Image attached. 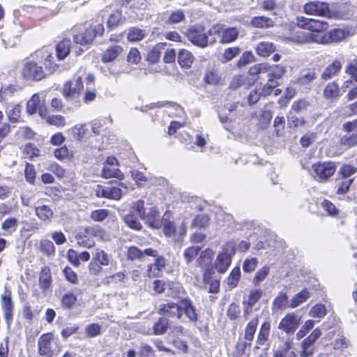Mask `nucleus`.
<instances>
[{
	"label": "nucleus",
	"mask_w": 357,
	"mask_h": 357,
	"mask_svg": "<svg viewBox=\"0 0 357 357\" xmlns=\"http://www.w3.org/2000/svg\"><path fill=\"white\" fill-rule=\"evenodd\" d=\"M161 314L167 315L170 317H176L181 319L184 314L185 317L191 321H197V314L192 302L188 299H183L178 303H167L160 305L158 308Z\"/></svg>",
	"instance_id": "f257e3e1"
},
{
	"label": "nucleus",
	"mask_w": 357,
	"mask_h": 357,
	"mask_svg": "<svg viewBox=\"0 0 357 357\" xmlns=\"http://www.w3.org/2000/svg\"><path fill=\"white\" fill-rule=\"evenodd\" d=\"M236 253V243L233 241L226 243L222 250L218 254L214 262V267L220 273H225L229 267L231 259Z\"/></svg>",
	"instance_id": "f03ea898"
},
{
	"label": "nucleus",
	"mask_w": 357,
	"mask_h": 357,
	"mask_svg": "<svg viewBox=\"0 0 357 357\" xmlns=\"http://www.w3.org/2000/svg\"><path fill=\"white\" fill-rule=\"evenodd\" d=\"M127 186L123 183H116L114 185L103 186L97 185L93 192L97 197L119 200L127 192Z\"/></svg>",
	"instance_id": "7ed1b4c3"
},
{
	"label": "nucleus",
	"mask_w": 357,
	"mask_h": 357,
	"mask_svg": "<svg viewBox=\"0 0 357 357\" xmlns=\"http://www.w3.org/2000/svg\"><path fill=\"white\" fill-rule=\"evenodd\" d=\"M112 261V257L103 250L96 248L92 251V259L89 264V271L92 275H98L103 266H109Z\"/></svg>",
	"instance_id": "20e7f679"
},
{
	"label": "nucleus",
	"mask_w": 357,
	"mask_h": 357,
	"mask_svg": "<svg viewBox=\"0 0 357 357\" xmlns=\"http://www.w3.org/2000/svg\"><path fill=\"white\" fill-rule=\"evenodd\" d=\"M104 26L102 24H92L86 28L84 31H79L73 36L74 41L82 46H87L91 44L97 36L102 35Z\"/></svg>",
	"instance_id": "39448f33"
},
{
	"label": "nucleus",
	"mask_w": 357,
	"mask_h": 357,
	"mask_svg": "<svg viewBox=\"0 0 357 357\" xmlns=\"http://www.w3.org/2000/svg\"><path fill=\"white\" fill-rule=\"evenodd\" d=\"M337 167L333 162H317L312 166L311 174L319 182H326L335 172Z\"/></svg>",
	"instance_id": "423d86ee"
},
{
	"label": "nucleus",
	"mask_w": 357,
	"mask_h": 357,
	"mask_svg": "<svg viewBox=\"0 0 357 357\" xmlns=\"http://www.w3.org/2000/svg\"><path fill=\"white\" fill-rule=\"evenodd\" d=\"M185 34L188 39L195 45L199 47H206L208 46V35L210 33L206 31L204 27L202 25L197 24L190 27Z\"/></svg>",
	"instance_id": "0eeeda50"
},
{
	"label": "nucleus",
	"mask_w": 357,
	"mask_h": 357,
	"mask_svg": "<svg viewBox=\"0 0 357 357\" xmlns=\"http://www.w3.org/2000/svg\"><path fill=\"white\" fill-rule=\"evenodd\" d=\"M296 21V24L299 28L310 31L311 32L316 33L315 34L318 35H320V33L326 31L329 27V25L326 22L306 18L304 17H297Z\"/></svg>",
	"instance_id": "6e6552de"
},
{
	"label": "nucleus",
	"mask_w": 357,
	"mask_h": 357,
	"mask_svg": "<svg viewBox=\"0 0 357 357\" xmlns=\"http://www.w3.org/2000/svg\"><path fill=\"white\" fill-rule=\"evenodd\" d=\"M210 35H218L221 43L234 41L238 35V30L234 27H225L224 25L216 24L208 30Z\"/></svg>",
	"instance_id": "1a4fd4ad"
},
{
	"label": "nucleus",
	"mask_w": 357,
	"mask_h": 357,
	"mask_svg": "<svg viewBox=\"0 0 357 357\" xmlns=\"http://www.w3.org/2000/svg\"><path fill=\"white\" fill-rule=\"evenodd\" d=\"M22 75L27 81H39L45 77L41 66L33 61H26L22 69Z\"/></svg>",
	"instance_id": "9d476101"
},
{
	"label": "nucleus",
	"mask_w": 357,
	"mask_h": 357,
	"mask_svg": "<svg viewBox=\"0 0 357 357\" xmlns=\"http://www.w3.org/2000/svg\"><path fill=\"white\" fill-rule=\"evenodd\" d=\"M91 89L95 87V77L93 75L89 74L84 81L79 77H75L66 81L63 85V89Z\"/></svg>",
	"instance_id": "9b49d317"
},
{
	"label": "nucleus",
	"mask_w": 357,
	"mask_h": 357,
	"mask_svg": "<svg viewBox=\"0 0 357 357\" xmlns=\"http://www.w3.org/2000/svg\"><path fill=\"white\" fill-rule=\"evenodd\" d=\"M347 31L344 29L335 28L322 35H318L315 40L317 43L327 45L333 43H338L345 38Z\"/></svg>",
	"instance_id": "f8f14e48"
},
{
	"label": "nucleus",
	"mask_w": 357,
	"mask_h": 357,
	"mask_svg": "<svg viewBox=\"0 0 357 357\" xmlns=\"http://www.w3.org/2000/svg\"><path fill=\"white\" fill-rule=\"evenodd\" d=\"M301 321V317L294 312L288 313L280 321L278 328L286 333H294Z\"/></svg>",
	"instance_id": "ddd939ff"
},
{
	"label": "nucleus",
	"mask_w": 357,
	"mask_h": 357,
	"mask_svg": "<svg viewBox=\"0 0 357 357\" xmlns=\"http://www.w3.org/2000/svg\"><path fill=\"white\" fill-rule=\"evenodd\" d=\"M303 10L308 15L325 16L329 13L328 3L321 1H312L303 6Z\"/></svg>",
	"instance_id": "4468645a"
},
{
	"label": "nucleus",
	"mask_w": 357,
	"mask_h": 357,
	"mask_svg": "<svg viewBox=\"0 0 357 357\" xmlns=\"http://www.w3.org/2000/svg\"><path fill=\"white\" fill-rule=\"evenodd\" d=\"M53 335L52 333L43 334L38 340V351L42 356H50L52 354V341Z\"/></svg>",
	"instance_id": "2eb2a0df"
},
{
	"label": "nucleus",
	"mask_w": 357,
	"mask_h": 357,
	"mask_svg": "<svg viewBox=\"0 0 357 357\" xmlns=\"http://www.w3.org/2000/svg\"><path fill=\"white\" fill-rule=\"evenodd\" d=\"M318 34L305 33L303 31H296L287 39L296 44H303L305 43H316Z\"/></svg>",
	"instance_id": "dca6fc26"
},
{
	"label": "nucleus",
	"mask_w": 357,
	"mask_h": 357,
	"mask_svg": "<svg viewBox=\"0 0 357 357\" xmlns=\"http://www.w3.org/2000/svg\"><path fill=\"white\" fill-rule=\"evenodd\" d=\"M123 49L121 45L109 47L102 54L101 60L103 63L114 61L123 53Z\"/></svg>",
	"instance_id": "f3484780"
},
{
	"label": "nucleus",
	"mask_w": 357,
	"mask_h": 357,
	"mask_svg": "<svg viewBox=\"0 0 357 357\" xmlns=\"http://www.w3.org/2000/svg\"><path fill=\"white\" fill-rule=\"evenodd\" d=\"M1 45L5 47H13L18 41V35L11 29H6L1 33L0 35Z\"/></svg>",
	"instance_id": "a211bd4d"
},
{
	"label": "nucleus",
	"mask_w": 357,
	"mask_h": 357,
	"mask_svg": "<svg viewBox=\"0 0 357 357\" xmlns=\"http://www.w3.org/2000/svg\"><path fill=\"white\" fill-rule=\"evenodd\" d=\"M153 106H151V108H153L155 107H165L167 106V109L165 110L166 113L170 116H178L181 117L184 115V111L182 107H181L179 105L172 103V102H158V103H153Z\"/></svg>",
	"instance_id": "6ab92c4d"
},
{
	"label": "nucleus",
	"mask_w": 357,
	"mask_h": 357,
	"mask_svg": "<svg viewBox=\"0 0 357 357\" xmlns=\"http://www.w3.org/2000/svg\"><path fill=\"white\" fill-rule=\"evenodd\" d=\"M165 266L166 259L158 255V257H155L154 263L149 265L148 272L149 277L159 276L160 273Z\"/></svg>",
	"instance_id": "aec40b11"
},
{
	"label": "nucleus",
	"mask_w": 357,
	"mask_h": 357,
	"mask_svg": "<svg viewBox=\"0 0 357 357\" xmlns=\"http://www.w3.org/2000/svg\"><path fill=\"white\" fill-rule=\"evenodd\" d=\"M36 56L38 58L44 59V65L46 69L50 72L52 73L56 70L58 68L56 64L53 62V55L52 53L48 52L47 50H40L36 52Z\"/></svg>",
	"instance_id": "412c9836"
},
{
	"label": "nucleus",
	"mask_w": 357,
	"mask_h": 357,
	"mask_svg": "<svg viewBox=\"0 0 357 357\" xmlns=\"http://www.w3.org/2000/svg\"><path fill=\"white\" fill-rule=\"evenodd\" d=\"M204 80L206 84L214 86L220 85L223 82L219 71L215 68L209 69L206 72Z\"/></svg>",
	"instance_id": "4be33fe9"
},
{
	"label": "nucleus",
	"mask_w": 357,
	"mask_h": 357,
	"mask_svg": "<svg viewBox=\"0 0 357 357\" xmlns=\"http://www.w3.org/2000/svg\"><path fill=\"white\" fill-rule=\"evenodd\" d=\"M144 220L152 228L158 229L162 226V222L160 220V213L155 207L149 208L148 213H146V218H144Z\"/></svg>",
	"instance_id": "5701e85b"
},
{
	"label": "nucleus",
	"mask_w": 357,
	"mask_h": 357,
	"mask_svg": "<svg viewBox=\"0 0 357 357\" xmlns=\"http://www.w3.org/2000/svg\"><path fill=\"white\" fill-rule=\"evenodd\" d=\"M194 59L193 54L189 50L181 49L178 52V63L181 68H190Z\"/></svg>",
	"instance_id": "b1692460"
},
{
	"label": "nucleus",
	"mask_w": 357,
	"mask_h": 357,
	"mask_svg": "<svg viewBox=\"0 0 357 357\" xmlns=\"http://www.w3.org/2000/svg\"><path fill=\"white\" fill-rule=\"evenodd\" d=\"M52 284L50 269L47 266L42 268L39 275V285L43 290L49 289Z\"/></svg>",
	"instance_id": "393cba45"
},
{
	"label": "nucleus",
	"mask_w": 357,
	"mask_h": 357,
	"mask_svg": "<svg viewBox=\"0 0 357 357\" xmlns=\"http://www.w3.org/2000/svg\"><path fill=\"white\" fill-rule=\"evenodd\" d=\"M166 43H160L151 49L146 55V60L151 63H157L160 58L161 52L165 49Z\"/></svg>",
	"instance_id": "a878e982"
},
{
	"label": "nucleus",
	"mask_w": 357,
	"mask_h": 357,
	"mask_svg": "<svg viewBox=\"0 0 357 357\" xmlns=\"http://www.w3.org/2000/svg\"><path fill=\"white\" fill-rule=\"evenodd\" d=\"M40 115L43 119L46 120V122L56 127H64L66 124V118L62 115H48L46 116L42 111H40Z\"/></svg>",
	"instance_id": "bb28decb"
},
{
	"label": "nucleus",
	"mask_w": 357,
	"mask_h": 357,
	"mask_svg": "<svg viewBox=\"0 0 357 357\" xmlns=\"http://www.w3.org/2000/svg\"><path fill=\"white\" fill-rule=\"evenodd\" d=\"M1 305L6 321H10L13 319V306L10 295H3L1 296Z\"/></svg>",
	"instance_id": "cd10ccee"
},
{
	"label": "nucleus",
	"mask_w": 357,
	"mask_h": 357,
	"mask_svg": "<svg viewBox=\"0 0 357 357\" xmlns=\"http://www.w3.org/2000/svg\"><path fill=\"white\" fill-rule=\"evenodd\" d=\"M70 39H63L57 44L56 50L59 60L65 59L68 55L70 50Z\"/></svg>",
	"instance_id": "c85d7f7f"
},
{
	"label": "nucleus",
	"mask_w": 357,
	"mask_h": 357,
	"mask_svg": "<svg viewBox=\"0 0 357 357\" xmlns=\"http://www.w3.org/2000/svg\"><path fill=\"white\" fill-rule=\"evenodd\" d=\"M102 176L105 178H116L121 180L123 178V174L117 166L103 167Z\"/></svg>",
	"instance_id": "c756f323"
},
{
	"label": "nucleus",
	"mask_w": 357,
	"mask_h": 357,
	"mask_svg": "<svg viewBox=\"0 0 357 357\" xmlns=\"http://www.w3.org/2000/svg\"><path fill=\"white\" fill-rule=\"evenodd\" d=\"M342 68V63L340 61L335 60L332 63L328 65L321 74V77L324 79L331 78L335 75Z\"/></svg>",
	"instance_id": "7c9ffc66"
},
{
	"label": "nucleus",
	"mask_w": 357,
	"mask_h": 357,
	"mask_svg": "<svg viewBox=\"0 0 357 357\" xmlns=\"http://www.w3.org/2000/svg\"><path fill=\"white\" fill-rule=\"evenodd\" d=\"M310 297L309 292L306 290H303L296 295H294L291 299L289 303V307L295 308L299 306L301 304L305 302Z\"/></svg>",
	"instance_id": "2f4dec72"
},
{
	"label": "nucleus",
	"mask_w": 357,
	"mask_h": 357,
	"mask_svg": "<svg viewBox=\"0 0 357 357\" xmlns=\"http://www.w3.org/2000/svg\"><path fill=\"white\" fill-rule=\"evenodd\" d=\"M138 217L139 216L137 215L130 212L128 214L125 215L124 222L130 228L135 230H140L142 226Z\"/></svg>",
	"instance_id": "473e14b6"
},
{
	"label": "nucleus",
	"mask_w": 357,
	"mask_h": 357,
	"mask_svg": "<svg viewBox=\"0 0 357 357\" xmlns=\"http://www.w3.org/2000/svg\"><path fill=\"white\" fill-rule=\"evenodd\" d=\"M201 250V247L198 245H192L188 247L184 250L183 257L186 264H190L197 257L199 252Z\"/></svg>",
	"instance_id": "72a5a7b5"
},
{
	"label": "nucleus",
	"mask_w": 357,
	"mask_h": 357,
	"mask_svg": "<svg viewBox=\"0 0 357 357\" xmlns=\"http://www.w3.org/2000/svg\"><path fill=\"white\" fill-rule=\"evenodd\" d=\"M213 255V251L210 248H207L201 252L197 263L200 266H206L211 263Z\"/></svg>",
	"instance_id": "f704fd0d"
},
{
	"label": "nucleus",
	"mask_w": 357,
	"mask_h": 357,
	"mask_svg": "<svg viewBox=\"0 0 357 357\" xmlns=\"http://www.w3.org/2000/svg\"><path fill=\"white\" fill-rule=\"evenodd\" d=\"M146 36L145 31L139 28L132 27L128 30L127 38L130 42H137L142 40Z\"/></svg>",
	"instance_id": "c9c22d12"
},
{
	"label": "nucleus",
	"mask_w": 357,
	"mask_h": 357,
	"mask_svg": "<svg viewBox=\"0 0 357 357\" xmlns=\"http://www.w3.org/2000/svg\"><path fill=\"white\" fill-rule=\"evenodd\" d=\"M36 213L43 221H50L53 215L52 210L45 205L36 207Z\"/></svg>",
	"instance_id": "e433bc0d"
},
{
	"label": "nucleus",
	"mask_w": 357,
	"mask_h": 357,
	"mask_svg": "<svg viewBox=\"0 0 357 357\" xmlns=\"http://www.w3.org/2000/svg\"><path fill=\"white\" fill-rule=\"evenodd\" d=\"M130 213H135L142 219L146 218V208H144V202L142 199H139L132 203L131 206Z\"/></svg>",
	"instance_id": "4c0bfd02"
},
{
	"label": "nucleus",
	"mask_w": 357,
	"mask_h": 357,
	"mask_svg": "<svg viewBox=\"0 0 357 357\" xmlns=\"http://www.w3.org/2000/svg\"><path fill=\"white\" fill-rule=\"evenodd\" d=\"M313 342L308 337L301 342V357H308L314 353Z\"/></svg>",
	"instance_id": "58836bf2"
},
{
	"label": "nucleus",
	"mask_w": 357,
	"mask_h": 357,
	"mask_svg": "<svg viewBox=\"0 0 357 357\" xmlns=\"http://www.w3.org/2000/svg\"><path fill=\"white\" fill-rule=\"evenodd\" d=\"M125 19L120 11H115L111 14L108 18L107 25L110 29H113L123 23Z\"/></svg>",
	"instance_id": "ea45409f"
},
{
	"label": "nucleus",
	"mask_w": 357,
	"mask_h": 357,
	"mask_svg": "<svg viewBox=\"0 0 357 357\" xmlns=\"http://www.w3.org/2000/svg\"><path fill=\"white\" fill-rule=\"evenodd\" d=\"M261 296V293L259 291H254L250 294L248 299L243 302L246 312H249L252 310V307L260 298Z\"/></svg>",
	"instance_id": "a19ab883"
},
{
	"label": "nucleus",
	"mask_w": 357,
	"mask_h": 357,
	"mask_svg": "<svg viewBox=\"0 0 357 357\" xmlns=\"http://www.w3.org/2000/svg\"><path fill=\"white\" fill-rule=\"evenodd\" d=\"M125 278L126 275L123 272H117L112 275H106L102 280V283L105 285L116 284L119 282H123Z\"/></svg>",
	"instance_id": "79ce46f5"
},
{
	"label": "nucleus",
	"mask_w": 357,
	"mask_h": 357,
	"mask_svg": "<svg viewBox=\"0 0 357 357\" xmlns=\"http://www.w3.org/2000/svg\"><path fill=\"white\" fill-rule=\"evenodd\" d=\"M23 153L27 158L33 159L40 155V151L33 144H26L23 149Z\"/></svg>",
	"instance_id": "37998d69"
},
{
	"label": "nucleus",
	"mask_w": 357,
	"mask_h": 357,
	"mask_svg": "<svg viewBox=\"0 0 357 357\" xmlns=\"http://www.w3.org/2000/svg\"><path fill=\"white\" fill-rule=\"evenodd\" d=\"M241 278V270L239 267H235L231 271L229 275L227 278V284L229 287L234 288L235 287L240 280Z\"/></svg>",
	"instance_id": "c03bdc74"
},
{
	"label": "nucleus",
	"mask_w": 357,
	"mask_h": 357,
	"mask_svg": "<svg viewBox=\"0 0 357 357\" xmlns=\"http://www.w3.org/2000/svg\"><path fill=\"white\" fill-rule=\"evenodd\" d=\"M345 72L350 78L357 82V59L350 60L345 67Z\"/></svg>",
	"instance_id": "a18cd8bd"
},
{
	"label": "nucleus",
	"mask_w": 357,
	"mask_h": 357,
	"mask_svg": "<svg viewBox=\"0 0 357 357\" xmlns=\"http://www.w3.org/2000/svg\"><path fill=\"white\" fill-rule=\"evenodd\" d=\"M185 20V14L181 10L173 11L166 20V24H173L179 23Z\"/></svg>",
	"instance_id": "49530a36"
},
{
	"label": "nucleus",
	"mask_w": 357,
	"mask_h": 357,
	"mask_svg": "<svg viewBox=\"0 0 357 357\" xmlns=\"http://www.w3.org/2000/svg\"><path fill=\"white\" fill-rule=\"evenodd\" d=\"M41 106V101L38 95L34 94L27 102V111L29 114H34Z\"/></svg>",
	"instance_id": "de8ad7c7"
},
{
	"label": "nucleus",
	"mask_w": 357,
	"mask_h": 357,
	"mask_svg": "<svg viewBox=\"0 0 357 357\" xmlns=\"http://www.w3.org/2000/svg\"><path fill=\"white\" fill-rule=\"evenodd\" d=\"M287 296L285 294H280L273 303V310H283L287 305Z\"/></svg>",
	"instance_id": "09e8293b"
},
{
	"label": "nucleus",
	"mask_w": 357,
	"mask_h": 357,
	"mask_svg": "<svg viewBox=\"0 0 357 357\" xmlns=\"http://www.w3.org/2000/svg\"><path fill=\"white\" fill-rule=\"evenodd\" d=\"M77 301V296L72 292H68L62 296L61 304L65 308H71Z\"/></svg>",
	"instance_id": "8fccbe9b"
},
{
	"label": "nucleus",
	"mask_w": 357,
	"mask_h": 357,
	"mask_svg": "<svg viewBox=\"0 0 357 357\" xmlns=\"http://www.w3.org/2000/svg\"><path fill=\"white\" fill-rule=\"evenodd\" d=\"M168 326L167 320L165 318H160L153 327V334L156 335L165 333Z\"/></svg>",
	"instance_id": "3c124183"
},
{
	"label": "nucleus",
	"mask_w": 357,
	"mask_h": 357,
	"mask_svg": "<svg viewBox=\"0 0 357 357\" xmlns=\"http://www.w3.org/2000/svg\"><path fill=\"white\" fill-rule=\"evenodd\" d=\"M326 314V307L324 305L318 304L314 305L309 312V315L314 318L321 319Z\"/></svg>",
	"instance_id": "603ef678"
},
{
	"label": "nucleus",
	"mask_w": 357,
	"mask_h": 357,
	"mask_svg": "<svg viewBox=\"0 0 357 357\" xmlns=\"http://www.w3.org/2000/svg\"><path fill=\"white\" fill-rule=\"evenodd\" d=\"M7 112L10 121L16 122L20 116L21 107L19 105H11L8 107Z\"/></svg>",
	"instance_id": "864d4df0"
},
{
	"label": "nucleus",
	"mask_w": 357,
	"mask_h": 357,
	"mask_svg": "<svg viewBox=\"0 0 357 357\" xmlns=\"http://www.w3.org/2000/svg\"><path fill=\"white\" fill-rule=\"evenodd\" d=\"M314 321L309 319L307 320L301 329L296 333L297 339L300 340L303 338L305 335L314 327Z\"/></svg>",
	"instance_id": "5fc2aeb1"
},
{
	"label": "nucleus",
	"mask_w": 357,
	"mask_h": 357,
	"mask_svg": "<svg viewBox=\"0 0 357 357\" xmlns=\"http://www.w3.org/2000/svg\"><path fill=\"white\" fill-rule=\"evenodd\" d=\"M161 222L163 225V232L166 236L172 237L176 234V228L172 222L167 221L163 218Z\"/></svg>",
	"instance_id": "6e6d98bb"
},
{
	"label": "nucleus",
	"mask_w": 357,
	"mask_h": 357,
	"mask_svg": "<svg viewBox=\"0 0 357 357\" xmlns=\"http://www.w3.org/2000/svg\"><path fill=\"white\" fill-rule=\"evenodd\" d=\"M127 257L132 261L135 259L143 260L142 250L135 246L130 247L128 250Z\"/></svg>",
	"instance_id": "4d7b16f0"
},
{
	"label": "nucleus",
	"mask_w": 357,
	"mask_h": 357,
	"mask_svg": "<svg viewBox=\"0 0 357 357\" xmlns=\"http://www.w3.org/2000/svg\"><path fill=\"white\" fill-rule=\"evenodd\" d=\"M40 250L47 255H54L55 248L53 243L49 240H43L40 242Z\"/></svg>",
	"instance_id": "13d9d810"
},
{
	"label": "nucleus",
	"mask_w": 357,
	"mask_h": 357,
	"mask_svg": "<svg viewBox=\"0 0 357 357\" xmlns=\"http://www.w3.org/2000/svg\"><path fill=\"white\" fill-rule=\"evenodd\" d=\"M36 172L34 166L33 165L26 163L24 169L26 180L30 183H33L36 178Z\"/></svg>",
	"instance_id": "bf43d9fd"
},
{
	"label": "nucleus",
	"mask_w": 357,
	"mask_h": 357,
	"mask_svg": "<svg viewBox=\"0 0 357 357\" xmlns=\"http://www.w3.org/2000/svg\"><path fill=\"white\" fill-rule=\"evenodd\" d=\"M17 225V220L14 218L6 219L1 224V228L10 233L15 231Z\"/></svg>",
	"instance_id": "052dcab7"
},
{
	"label": "nucleus",
	"mask_w": 357,
	"mask_h": 357,
	"mask_svg": "<svg viewBox=\"0 0 357 357\" xmlns=\"http://www.w3.org/2000/svg\"><path fill=\"white\" fill-rule=\"evenodd\" d=\"M356 172H357V168L351 165H344L342 166L339 170V173L345 179H347L348 177L354 174Z\"/></svg>",
	"instance_id": "680f3d73"
},
{
	"label": "nucleus",
	"mask_w": 357,
	"mask_h": 357,
	"mask_svg": "<svg viewBox=\"0 0 357 357\" xmlns=\"http://www.w3.org/2000/svg\"><path fill=\"white\" fill-rule=\"evenodd\" d=\"M284 73V68L280 65H275L271 68L269 67V81L271 79L280 78Z\"/></svg>",
	"instance_id": "e2e57ef3"
},
{
	"label": "nucleus",
	"mask_w": 357,
	"mask_h": 357,
	"mask_svg": "<svg viewBox=\"0 0 357 357\" xmlns=\"http://www.w3.org/2000/svg\"><path fill=\"white\" fill-rule=\"evenodd\" d=\"M141 54L137 48H131L128 54L127 60L129 63L137 64L141 61Z\"/></svg>",
	"instance_id": "0e129e2a"
},
{
	"label": "nucleus",
	"mask_w": 357,
	"mask_h": 357,
	"mask_svg": "<svg viewBox=\"0 0 357 357\" xmlns=\"http://www.w3.org/2000/svg\"><path fill=\"white\" fill-rule=\"evenodd\" d=\"M268 275V268L264 266L262 268L259 270L253 278V283L255 285H259L260 283L264 281Z\"/></svg>",
	"instance_id": "69168bd1"
},
{
	"label": "nucleus",
	"mask_w": 357,
	"mask_h": 357,
	"mask_svg": "<svg viewBox=\"0 0 357 357\" xmlns=\"http://www.w3.org/2000/svg\"><path fill=\"white\" fill-rule=\"evenodd\" d=\"M139 357H153L154 351L151 346L142 343L140 346V350L138 353Z\"/></svg>",
	"instance_id": "338daca9"
},
{
	"label": "nucleus",
	"mask_w": 357,
	"mask_h": 357,
	"mask_svg": "<svg viewBox=\"0 0 357 357\" xmlns=\"http://www.w3.org/2000/svg\"><path fill=\"white\" fill-rule=\"evenodd\" d=\"M87 336L94 337L100 333V326L98 324H91L85 328Z\"/></svg>",
	"instance_id": "774afa93"
}]
</instances>
